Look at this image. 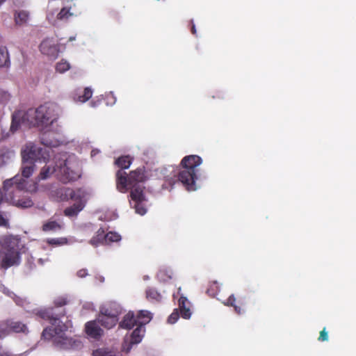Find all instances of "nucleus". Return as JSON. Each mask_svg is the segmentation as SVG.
<instances>
[{"label": "nucleus", "mask_w": 356, "mask_h": 356, "mask_svg": "<svg viewBox=\"0 0 356 356\" xmlns=\"http://www.w3.org/2000/svg\"><path fill=\"white\" fill-rule=\"evenodd\" d=\"M105 232L104 229L99 228L97 232H96L95 236H94L90 241V243L96 247L98 246L99 244H104L105 243Z\"/></svg>", "instance_id": "nucleus-21"}, {"label": "nucleus", "mask_w": 356, "mask_h": 356, "mask_svg": "<svg viewBox=\"0 0 356 356\" xmlns=\"http://www.w3.org/2000/svg\"><path fill=\"white\" fill-rule=\"evenodd\" d=\"M0 227H3L6 228H9L10 225L8 222V220L6 218L2 213H0Z\"/></svg>", "instance_id": "nucleus-41"}, {"label": "nucleus", "mask_w": 356, "mask_h": 356, "mask_svg": "<svg viewBox=\"0 0 356 356\" xmlns=\"http://www.w3.org/2000/svg\"><path fill=\"white\" fill-rule=\"evenodd\" d=\"M54 173L56 178L63 184L76 181L81 176L79 172L74 169L65 155L58 157L55 163Z\"/></svg>", "instance_id": "nucleus-6"}, {"label": "nucleus", "mask_w": 356, "mask_h": 356, "mask_svg": "<svg viewBox=\"0 0 356 356\" xmlns=\"http://www.w3.org/2000/svg\"><path fill=\"white\" fill-rule=\"evenodd\" d=\"M135 325H138V322L133 312H129L119 323V327L126 330H131Z\"/></svg>", "instance_id": "nucleus-15"}, {"label": "nucleus", "mask_w": 356, "mask_h": 356, "mask_svg": "<svg viewBox=\"0 0 356 356\" xmlns=\"http://www.w3.org/2000/svg\"><path fill=\"white\" fill-rule=\"evenodd\" d=\"M13 154V152L8 149H0V167L8 163Z\"/></svg>", "instance_id": "nucleus-24"}, {"label": "nucleus", "mask_w": 356, "mask_h": 356, "mask_svg": "<svg viewBox=\"0 0 356 356\" xmlns=\"http://www.w3.org/2000/svg\"><path fill=\"white\" fill-rule=\"evenodd\" d=\"M6 0H0V4H1L3 2H4Z\"/></svg>", "instance_id": "nucleus-45"}, {"label": "nucleus", "mask_w": 356, "mask_h": 356, "mask_svg": "<svg viewBox=\"0 0 356 356\" xmlns=\"http://www.w3.org/2000/svg\"><path fill=\"white\" fill-rule=\"evenodd\" d=\"M88 275L87 270L86 269H81L77 272V275L79 277H85Z\"/></svg>", "instance_id": "nucleus-42"}, {"label": "nucleus", "mask_w": 356, "mask_h": 356, "mask_svg": "<svg viewBox=\"0 0 356 356\" xmlns=\"http://www.w3.org/2000/svg\"><path fill=\"white\" fill-rule=\"evenodd\" d=\"M202 162L201 157L197 155L186 156L181 161L182 170L178 174V179L188 191H195L197 189L195 182L197 179V170L196 168Z\"/></svg>", "instance_id": "nucleus-3"}, {"label": "nucleus", "mask_w": 356, "mask_h": 356, "mask_svg": "<svg viewBox=\"0 0 356 356\" xmlns=\"http://www.w3.org/2000/svg\"><path fill=\"white\" fill-rule=\"evenodd\" d=\"M0 356H10V355L5 353H0Z\"/></svg>", "instance_id": "nucleus-44"}, {"label": "nucleus", "mask_w": 356, "mask_h": 356, "mask_svg": "<svg viewBox=\"0 0 356 356\" xmlns=\"http://www.w3.org/2000/svg\"><path fill=\"white\" fill-rule=\"evenodd\" d=\"M86 192L81 188L72 189L70 188H64L60 193V198L63 201L70 200L74 202L73 205L65 209L64 214L67 217H74L83 209L86 203Z\"/></svg>", "instance_id": "nucleus-5"}, {"label": "nucleus", "mask_w": 356, "mask_h": 356, "mask_svg": "<svg viewBox=\"0 0 356 356\" xmlns=\"http://www.w3.org/2000/svg\"><path fill=\"white\" fill-rule=\"evenodd\" d=\"M115 178L117 190L125 193L130 189L131 207L135 209L137 213L144 215L147 211L145 205L147 199L144 193L145 186L143 185L147 179L145 169L137 168L129 175L124 171L118 170Z\"/></svg>", "instance_id": "nucleus-1"}, {"label": "nucleus", "mask_w": 356, "mask_h": 356, "mask_svg": "<svg viewBox=\"0 0 356 356\" xmlns=\"http://www.w3.org/2000/svg\"><path fill=\"white\" fill-rule=\"evenodd\" d=\"M66 324H58L56 327H46L42 333V337L47 340H53L55 343H65L67 338L65 332L67 330Z\"/></svg>", "instance_id": "nucleus-8"}, {"label": "nucleus", "mask_w": 356, "mask_h": 356, "mask_svg": "<svg viewBox=\"0 0 356 356\" xmlns=\"http://www.w3.org/2000/svg\"><path fill=\"white\" fill-rule=\"evenodd\" d=\"M92 356H120L116 355L111 351L106 350L103 348H99L93 351Z\"/></svg>", "instance_id": "nucleus-35"}, {"label": "nucleus", "mask_w": 356, "mask_h": 356, "mask_svg": "<svg viewBox=\"0 0 356 356\" xmlns=\"http://www.w3.org/2000/svg\"><path fill=\"white\" fill-rule=\"evenodd\" d=\"M92 91L90 88H86L82 91H77L73 95L75 102L84 103L91 98Z\"/></svg>", "instance_id": "nucleus-19"}, {"label": "nucleus", "mask_w": 356, "mask_h": 356, "mask_svg": "<svg viewBox=\"0 0 356 356\" xmlns=\"http://www.w3.org/2000/svg\"><path fill=\"white\" fill-rule=\"evenodd\" d=\"M145 293H146V298L149 301L159 302L162 300V296H161V293H159L154 288H148L146 290Z\"/></svg>", "instance_id": "nucleus-23"}, {"label": "nucleus", "mask_w": 356, "mask_h": 356, "mask_svg": "<svg viewBox=\"0 0 356 356\" xmlns=\"http://www.w3.org/2000/svg\"><path fill=\"white\" fill-rule=\"evenodd\" d=\"M40 50L44 55L51 59H56L59 54V47L52 39H44L40 45Z\"/></svg>", "instance_id": "nucleus-11"}, {"label": "nucleus", "mask_w": 356, "mask_h": 356, "mask_svg": "<svg viewBox=\"0 0 356 356\" xmlns=\"http://www.w3.org/2000/svg\"><path fill=\"white\" fill-rule=\"evenodd\" d=\"M73 13L70 12L69 8L64 7L57 15V19L60 20H67Z\"/></svg>", "instance_id": "nucleus-33"}, {"label": "nucleus", "mask_w": 356, "mask_h": 356, "mask_svg": "<svg viewBox=\"0 0 356 356\" xmlns=\"http://www.w3.org/2000/svg\"><path fill=\"white\" fill-rule=\"evenodd\" d=\"M142 327L138 326L133 331L131 335V342L132 343H138L141 341L143 335L141 334Z\"/></svg>", "instance_id": "nucleus-31"}, {"label": "nucleus", "mask_w": 356, "mask_h": 356, "mask_svg": "<svg viewBox=\"0 0 356 356\" xmlns=\"http://www.w3.org/2000/svg\"><path fill=\"white\" fill-rule=\"evenodd\" d=\"M191 33L193 34V35H196L197 33V31H196V29H195V24H194V22L193 20H191Z\"/></svg>", "instance_id": "nucleus-43"}, {"label": "nucleus", "mask_w": 356, "mask_h": 356, "mask_svg": "<svg viewBox=\"0 0 356 356\" xmlns=\"http://www.w3.org/2000/svg\"><path fill=\"white\" fill-rule=\"evenodd\" d=\"M10 99V95L4 90H0V103L6 104Z\"/></svg>", "instance_id": "nucleus-39"}, {"label": "nucleus", "mask_w": 356, "mask_h": 356, "mask_svg": "<svg viewBox=\"0 0 356 356\" xmlns=\"http://www.w3.org/2000/svg\"><path fill=\"white\" fill-rule=\"evenodd\" d=\"M70 68V63L65 60H61L56 65V71L60 73H64L66 71H67Z\"/></svg>", "instance_id": "nucleus-34"}, {"label": "nucleus", "mask_w": 356, "mask_h": 356, "mask_svg": "<svg viewBox=\"0 0 356 356\" xmlns=\"http://www.w3.org/2000/svg\"><path fill=\"white\" fill-rule=\"evenodd\" d=\"M133 159L129 156H122L115 161V164L120 169L119 170L124 171V169L129 168Z\"/></svg>", "instance_id": "nucleus-22"}, {"label": "nucleus", "mask_w": 356, "mask_h": 356, "mask_svg": "<svg viewBox=\"0 0 356 356\" xmlns=\"http://www.w3.org/2000/svg\"><path fill=\"white\" fill-rule=\"evenodd\" d=\"M122 313V307L115 302H108L100 307L97 318L98 323L106 329H111L116 325L119 316Z\"/></svg>", "instance_id": "nucleus-7"}, {"label": "nucleus", "mask_w": 356, "mask_h": 356, "mask_svg": "<svg viewBox=\"0 0 356 356\" xmlns=\"http://www.w3.org/2000/svg\"><path fill=\"white\" fill-rule=\"evenodd\" d=\"M20 238L17 236H6L3 238L2 249H13L19 251Z\"/></svg>", "instance_id": "nucleus-18"}, {"label": "nucleus", "mask_w": 356, "mask_h": 356, "mask_svg": "<svg viewBox=\"0 0 356 356\" xmlns=\"http://www.w3.org/2000/svg\"><path fill=\"white\" fill-rule=\"evenodd\" d=\"M222 303L225 306L232 307L234 312L238 314H241L244 312L245 302L241 299L237 300L234 294L230 295Z\"/></svg>", "instance_id": "nucleus-13"}, {"label": "nucleus", "mask_w": 356, "mask_h": 356, "mask_svg": "<svg viewBox=\"0 0 356 356\" xmlns=\"http://www.w3.org/2000/svg\"><path fill=\"white\" fill-rule=\"evenodd\" d=\"M138 322V325L143 327L148 323L152 319V314L147 310L140 311L137 316H136Z\"/></svg>", "instance_id": "nucleus-20"}, {"label": "nucleus", "mask_w": 356, "mask_h": 356, "mask_svg": "<svg viewBox=\"0 0 356 356\" xmlns=\"http://www.w3.org/2000/svg\"><path fill=\"white\" fill-rule=\"evenodd\" d=\"M98 321H90L85 325V332L88 336L95 339H99L103 334L104 330L99 327Z\"/></svg>", "instance_id": "nucleus-12"}, {"label": "nucleus", "mask_w": 356, "mask_h": 356, "mask_svg": "<svg viewBox=\"0 0 356 356\" xmlns=\"http://www.w3.org/2000/svg\"><path fill=\"white\" fill-rule=\"evenodd\" d=\"M10 60L8 50L6 47H0V67L8 66Z\"/></svg>", "instance_id": "nucleus-25"}, {"label": "nucleus", "mask_w": 356, "mask_h": 356, "mask_svg": "<svg viewBox=\"0 0 356 356\" xmlns=\"http://www.w3.org/2000/svg\"><path fill=\"white\" fill-rule=\"evenodd\" d=\"M10 333L8 319L0 321V339L5 338Z\"/></svg>", "instance_id": "nucleus-27"}, {"label": "nucleus", "mask_w": 356, "mask_h": 356, "mask_svg": "<svg viewBox=\"0 0 356 356\" xmlns=\"http://www.w3.org/2000/svg\"><path fill=\"white\" fill-rule=\"evenodd\" d=\"M54 173V167L51 168L50 166H44L38 175L39 180H44L50 177L51 174Z\"/></svg>", "instance_id": "nucleus-29"}, {"label": "nucleus", "mask_w": 356, "mask_h": 356, "mask_svg": "<svg viewBox=\"0 0 356 356\" xmlns=\"http://www.w3.org/2000/svg\"><path fill=\"white\" fill-rule=\"evenodd\" d=\"M65 312L63 309L61 312H56L54 307L44 308L38 310L36 315L40 318L49 321L51 324L54 325L61 316H65Z\"/></svg>", "instance_id": "nucleus-10"}, {"label": "nucleus", "mask_w": 356, "mask_h": 356, "mask_svg": "<svg viewBox=\"0 0 356 356\" xmlns=\"http://www.w3.org/2000/svg\"><path fill=\"white\" fill-rule=\"evenodd\" d=\"M318 341H325L328 340V333L326 331V328L324 327L321 332L320 335L318 337Z\"/></svg>", "instance_id": "nucleus-40"}, {"label": "nucleus", "mask_w": 356, "mask_h": 356, "mask_svg": "<svg viewBox=\"0 0 356 356\" xmlns=\"http://www.w3.org/2000/svg\"><path fill=\"white\" fill-rule=\"evenodd\" d=\"M21 261L20 253L13 249H1L0 250V265L7 269L13 266H17Z\"/></svg>", "instance_id": "nucleus-9"}, {"label": "nucleus", "mask_w": 356, "mask_h": 356, "mask_svg": "<svg viewBox=\"0 0 356 356\" xmlns=\"http://www.w3.org/2000/svg\"><path fill=\"white\" fill-rule=\"evenodd\" d=\"M105 244L111 242H118L121 240V236L116 232H110L105 234Z\"/></svg>", "instance_id": "nucleus-32"}, {"label": "nucleus", "mask_w": 356, "mask_h": 356, "mask_svg": "<svg viewBox=\"0 0 356 356\" xmlns=\"http://www.w3.org/2000/svg\"><path fill=\"white\" fill-rule=\"evenodd\" d=\"M47 243L50 245H62L67 243L66 238H50L47 240Z\"/></svg>", "instance_id": "nucleus-36"}, {"label": "nucleus", "mask_w": 356, "mask_h": 356, "mask_svg": "<svg viewBox=\"0 0 356 356\" xmlns=\"http://www.w3.org/2000/svg\"><path fill=\"white\" fill-rule=\"evenodd\" d=\"M179 318V314L178 312V309H175L173 312L169 316L168 318V322L169 323L173 324L177 322V321Z\"/></svg>", "instance_id": "nucleus-38"}, {"label": "nucleus", "mask_w": 356, "mask_h": 356, "mask_svg": "<svg viewBox=\"0 0 356 356\" xmlns=\"http://www.w3.org/2000/svg\"><path fill=\"white\" fill-rule=\"evenodd\" d=\"M220 290L219 284L217 282H211L207 289V293L211 297H215Z\"/></svg>", "instance_id": "nucleus-30"}, {"label": "nucleus", "mask_w": 356, "mask_h": 356, "mask_svg": "<svg viewBox=\"0 0 356 356\" xmlns=\"http://www.w3.org/2000/svg\"><path fill=\"white\" fill-rule=\"evenodd\" d=\"M54 134L51 132H45L42 134L40 140L41 143L44 145V147H42L43 149H46L49 152V158L51 157V152L52 149L51 147H54L58 145V141L53 138ZM41 148V147H40Z\"/></svg>", "instance_id": "nucleus-14"}, {"label": "nucleus", "mask_w": 356, "mask_h": 356, "mask_svg": "<svg viewBox=\"0 0 356 356\" xmlns=\"http://www.w3.org/2000/svg\"><path fill=\"white\" fill-rule=\"evenodd\" d=\"M178 305L181 316L185 319L190 318L191 312L190 309L191 303L188 300L186 297L181 296L178 300Z\"/></svg>", "instance_id": "nucleus-16"}, {"label": "nucleus", "mask_w": 356, "mask_h": 356, "mask_svg": "<svg viewBox=\"0 0 356 356\" xmlns=\"http://www.w3.org/2000/svg\"><path fill=\"white\" fill-rule=\"evenodd\" d=\"M52 112L53 109L47 104L40 105L35 109L17 110L12 115L10 131L14 134L19 129L21 124L28 127L48 124L53 121Z\"/></svg>", "instance_id": "nucleus-2"}, {"label": "nucleus", "mask_w": 356, "mask_h": 356, "mask_svg": "<svg viewBox=\"0 0 356 356\" xmlns=\"http://www.w3.org/2000/svg\"><path fill=\"white\" fill-rule=\"evenodd\" d=\"M68 302L67 300L65 297H59L56 298L54 303V311L58 307H62L63 306L67 305Z\"/></svg>", "instance_id": "nucleus-37"}, {"label": "nucleus", "mask_w": 356, "mask_h": 356, "mask_svg": "<svg viewBox=\"0 0 356 356\" xmlns=\"http://www.w3.org/2000/svg\"><path fill=\"white\" fill-rule=\"evenodd\" d=\"M62 226L56 221H47L42 225V231L50 232L60 229Z\"/></svg>", "instance_id": "nucleus-28"}, {"label": "nucleus", "mask_w": 356, "mask_h": 356, "mask_svg": "<svg viewBox=\"0 0 356 356\" xmlns=\"http://www.w3.org/2000/svg\"><path fill=\"white\" fill-rule=\"evenodd\" d=\"M29 19V13L24 10H20L15 14V21L18 25H22Z\"/></svg>", "instance_id": "nucleus-26"}, {"label": "nucleus", "mask_w": 356, "mask_h": 356, "mask_svg": "<svg viewBox=\"0 0 356 356\" xmlns=\"http://www.w3.org/2000/svg\"><path fill=\"white\" fill-rule=\"evenodd\" d=\"M10 332L14 333H24L27 334L29 332L28 327L26 324L21 321H15L13 319H8Z\"/></svg>", "instance_id": "nucleus-17"}, {"label": "nucleus", "mask_w": 356, "mask_h": 356, "mask_svg": "<svg viewBox=\"0 0 356 356\" xmlns=\"http://www.w3.org/2000/svg\"><path fill=\"white\" fill-rule=\"evenodd\" d=\"M22 157L24 161L22 174L24 177L29 178L33 172V162L38 161L47 163L49 160V152L33 143H29L22 151Z\"/></svg>", "instance_id": "nucleus-4"}]
</instances>
